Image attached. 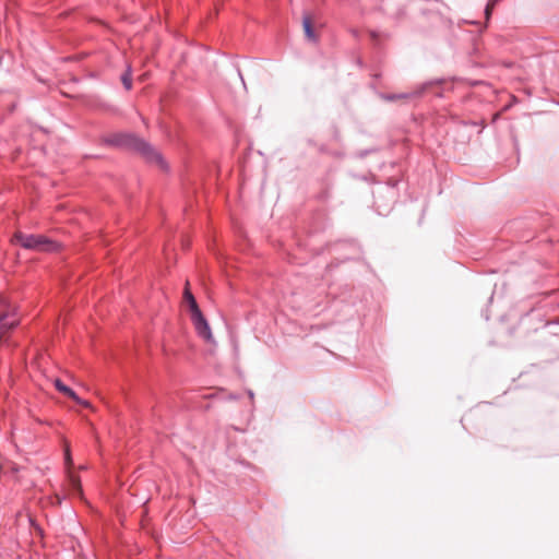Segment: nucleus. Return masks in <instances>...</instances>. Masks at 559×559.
Here are the masks:
<instances>
[{"label":"nucleus","instance_id":"nucleus-1","mask_svg":"<svg viewBox=\"0 0 559 559\" xmlns=\"http://www.w3.org/2000/svg\"><path fill=\"white\" fill-rule=\"evenodd\" d=\"M104 144L122 150L134 151L139 153L146 162L158 165L162 169H167V164L162 154L156 151L144 139L130 132H116L103 139Z\"/></svg>","mask_w":559,"mask_h":559},{"label":"nucleus","instance_id":"nucleus-2","mask_svg":"<svg viewBox=\"0 0 559 559\" xmlns=\"http://www.w3.org/2000/svg\"><path fill=\"white\" fill-rule=\"evenodd\" d=\"M15 238L16 241L25 249L52 250L55 248V243L44 236L17 233Z\"/></svg>","mask_w":559,"mask_h":559},{"label":"nucleus","instance_id":"nucleus-3","mask_svg":"<svg viewBox=\"0 0 559 559\" xmlns=\"http://www.w3.org/2000/svg\"><path fill=\"white\" fill-rule=\"evenodd\" d=\"M19 324L20 314L16 308L9 307L3 313H0V342H3L5 335L13 331Z\"/></svg>","mask_w":559,"mask_h":559},{"label":"nucleus","instance_id":"nucleus-4","mask_svg":"<svg viewBox=\"0 0 559 559\" xmlns=\"http://www.w3.org/2000/svg\"><path fill=\"white\" fill-rule=\"evenodd\" d=\"M190 319L195 329L197 334L209 343H212L213 334L206 318L203 316L201 309L190 313Z\"/></svg>","mask_w":559,"mask_h":559},{"label":"nucleus","instance_id":"nucleus-5","mask_svg":"<svg viewBox=\"0 0 559 559\" xmlns=\"http://www.w3.org/2000/svg\"><path fill=\"white\" fill-rule=\"evenodd\" d=\"M432 82H428L419 86L417 90L411 93H383L381 94V98L386 102H395L399 99H408L414 97H420L426 92V88L431 85Z\"/></svg>","mask_w":559,"mask_h":559},{"label":"nucleus","instance_id":"nucleus-6","mask_svg":"<svg viewBox=\"0 0 559 559\" xmlns=\"http://www.w3.org/2000/svg\"><path fill=\"white\" fill-rule=\"evenodd\" d=\"M55 386L59 392L63 393L64 395H67L70 399H72L78 404H82L85 406L88 405V403L86 401L81 400L80 396L75 393V391L72 390L70 386L66 385L60 379L55 380Z\"/></svg>","mask_w":559,"mask_h":559},{"label":"nucleus","instance_id":"nucleus-7","mask_svg":"<svg viewBox=\"0 0 559 559\" xmlns=\"http://www.w3.org/2000/svg\"><path fill=\"white\" fill-rule=\"evenodd\" d=\"M302 27H304V32H305V35L308 39L310 40H316L317 37H316V33L312 28V24H311V20L308 15H305L304 19H302Z\"/></svg>","mask_w":559,"mask_h":559},{"label":"nucleus","instance_id":"nucleus-8","mask_svg":"<svg viewBox=\"0 0 559 559\" xmlns=\"http://www.w3.org/2000/svg\"><path fill=\"white\" fill-rule=\"evenodd\" d=\"M183 297L188 304L190 313L200 309L193 294L190 292V289L188 287H186V289H185Z\"/></svg>","mask_w":559,"mask_h":559},{"label":"nucleus","instance_id":"nucleus-9","mask_svg":"<svg viewBox=\"0 0 559 559\" xmlns=\"http://www.w3.org/2000/svg\"><path fill=\"white\" fill-rule=\"evenodd\" d=\"M121 82L123 87L127 91H130L132 88V78H131V69L128 68L124 73L121 75Z\"/></svg>","mask_w":559,"mask_h":559},{"label":"nucleus","instance_id":"nucleus-10","mask_svg":"<svg viewBox=\"0 0 559 559\" xmlns=\"http://www.w3.org/2000/svg\"><path fill=\"white\" fill-rule=\"evenodd\" d=\"M495 5H492L489 1L485 8V15H486V19L489 20L490 16H491V12L493 10Z\"/></svg>","mask_w":559,"mask_h":559},{"label":"nucleus","instance_id":"nucleus-11","mask_svg":"<svg viewBox=\"0 0 559 559\" xmlns=\"http://www.w3.org/2000/svg\"><path fill=\"white\" fill-rule=\"evenodd\" d=\"M66 460H67V462H70V460H71V459H70V452H69V450H67V451H66Z\"/></svg>","mask_w":559,"mask_h":559},{"label":"nucleus","instance_id":"nucleus-12","mask_svg":"<svg viewBox=\"0 0 559 559\" xmlns=\"http://www.w3.org/2000/svg\"><path fill=\"white\" fill-rule=\"evenodd\" d=\"M248 394H249L250 399L252 400V399H253V396H254L253 392H252L251 390H249V391H248Z\"/></svg>","mask_w":559,"mask_h":559},{"label":"nucleus","instance_id":"nucleus-13","mask_svg":"<svg viewBox=\"0 0 559 559\" xmlns=\"http://www.w3.org/2000/svg\"><path fill=\"white\" fill-rule=\"evenodd\" d=\"M73 484H74V486H79L78 479H73Z\"/></svg>","mask_w":559,"mask_h":559}]
</instances>
